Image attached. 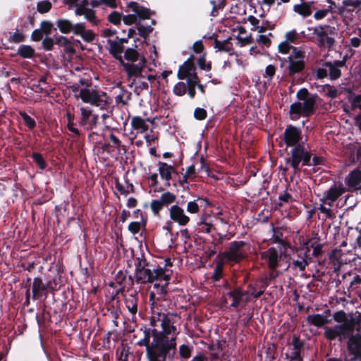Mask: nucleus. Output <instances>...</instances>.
I'll return each mask as SVG.
<instances>
[{"instance_id": "1", "label": "nucleus", "mask_w": 361, "mask_h": 361, "mask_svg": "<svg viewBox=\"0 0 361 361\" xmlns=\"http://www.w3.org/2000/svg\"><path fill=\"white\" fill-rule=\"evenodd\" d=\"M143 338L137 342L139 346L146 347V356L148 361H173V340H166L161 334H157V329L152 330L153 340L150 343L149 329L143 331Z\"/></svg>"}, {"instance_id": "2", "label": "nucleus", "mask_w": 361, "mask_h": 361, "mask_svg": "<svg viewBox=\"0 0 361 361\" xmlns=\"http://www.w3.org/2000/svg\"><path fill=\"white\" fill-rule=\"evenodd\" d=\"M179 319L180 317L176 313H164L155 312L154 310H153L150 318V324L154 329H156L159 325L161 326L162 331H158L157 330V334H161L166 340H173V358H174L176 352V337L179 334L176 324L178 322Z\"/></svg>"}, {"instance_id": "3", "label": "nucleus", "mask_w": 361, "mask_h": 361, "mask_svg": "<svg viewBox=\"0 0 361 361\" xmlns=\"http://www.w3.org/2000/svg\"><path fill=\"white\" fill-rule=\"evenodd\" d=\"M346 191V188L341 182H336L323 192L319 198L318 209L324 215V219L336 217V212L333 208L338 207V200Z\"/></svg>"}, {"instance_id": "4", "label": "nucleus", "mask_w": 361, "mask_h": 361, "mask_svg": "<svg viewBox=\"0 0 361 361\" xmlns=\"http://www.w3.org/2000/svg\"><path fill=\"white\" fill-rule=\"evenodd\" d=\"M172 271L166 268L157 266L152 269L149 267L148 262L144 258H137L135 264V281L137 283L144 284L153 282L154 280H168Z\"/></svg>"}, {"instance_id": "5", "label": "nucleus", "mask_w": 361, "mask_h": 361, "mask_svg": "<svg viewBox=\"0 0 361 361\" xmlns=\"http://www.w3.org/2000/svg\"><path fill=\"white\" fill-rule=\"evenodd\" d=\"M296 97L298 100L303 102H295L290 106V116L292 120H296L300 116L310 117L315 111V104L318 95L317 94H311L307 88L300 89Z\"/></svg>"}, {"instance_id": "6", "label": "nucleus", "mask_w": 361, "mask_h": 361, "mask_svg": "<svg viewBox=\"0 0 361 361\" xmlns=\"http://www.w3.org/2000/svg\"><path fill=\"white\" fill-rule=\"evenodd\" d=\"M260 257L263 264L269 269L282 267L286 262V248L283 243L278 244L275 247H270L267 250L261 252Z\"/></svg>"}, {"instance_id": "7", "label": "nucleus", "mask_w": 361, "mask_h": 361, "mask_svg": "<svg viewBox=\"0 0 361 361\" xmlns=\"http://www.w3.org/2000/svg\"><path fill=\"white\" fill-rule=\"evenodd\" d=\"M250 248V244L243 240L233 241L222 252V259L232 264L239 263L247 256Z\"/></svg>"}, {"instance_id": "8", "label": "nucleus", "mask_w": 361, "mask_h": 361, "mask_svg": "<svg viewBox=\"0 0 361 361\" xmlns=\"http://www.w3.org/2000/svg\"><path fill=\"white\" fill-rule=\"evenodd\" d=\"M305 59V52L300 48H295L293 53H291L287 59L279 57L282 63H288L286 69L289 77H293L303 72L306 66Z\"/></svg>"}, {"instance_id": "9", "label": "nucleus", "mask_w": 361, "mask_h": 361, "mask_svg": "<svg viewBox=\"0 0 361 361\" xmlns=\"http://www.w3.org/2000/svg\"><path fill=\"white\" fill-rule=\"evenodd\" d=\"M281 141L284 142L286 147H293L296 152H298L302 161V165L310 166L311 154L308 152V145L305 143V140H302V137H280Z\"/></svg>"}, {"instance_id": "10", "label": "nucleus", "mask_w": 361, "mask_h": 361, "mask_svg": "<svg viewBox=\"0 0 361 361\" xmlns=\"http://www.w3.org/2000/svg\"><path fill=\"white\" fill-rule=\"evenodd\" d=\"M353 332L352 325L348 323L338 324L333 326H324V336L329 341L338 339L342 342Z\"/></svg>"}, {"instance_id": "11", "label": "nucleus", "mask_w": 361, "mask_h": 361, "mask_svg": "<svg viewBox=\"0 0 361 361\" xmlns=\"http://www.w3.org/2000/svg\"><path fill=\"white\" fill-rule=\"evenodd\" d=\"M79 97L83 102L90 103L92 105L104 108L107 102L102 98L99 93L94 90H89L87 88H82L80 90Z\"/></svg>"}, {"instance_id": "12", "label": "nucleus", "mask_w": 361, "mask_h": 361, "mask_svg": "<svg viewBox=\"0 0 361 361\" xmlns=\"http://www.w3.org/2000/svg\"><path fill=\"white\" fill-rule=\"evenodd\" d=\"M245 293L240 288H235L230 290L225 294V301L230 302V306L233 308H238L240 303L243 302L245 305L250 300V296L245 298Z\"/></svg>"}, {"instance_id": "13", "label": "nucleus", "mask_w": 361, "mask_h": 361, "mask_svg": "<svg viewBox=\"0 0 361 361\" xmlns=\"http://www.w3.org/2000/svg\"><path fill=\"white\" fill-rule=\"evenodd\" d=\"M133 285V279L131 276H127L125 271H118L115 276L114 281L111 282L109 286L116 288V294L123 293L124 289L127 287H131Z\"/></svg>"}, {"instance_id": "14", "label": "nucleus", "mask_w": 361, "mask_h": 361, "mask_svg": "<svg viewBox=\"0 0 361 361\" xmlns=\"http://www.w3.org/2000/svg\"><path fill=\"white\" fill-rule=\"evenodd\" d=\"M120 65L123 67L128 79L133 77L138 78L142 76V70L146 67L147 60L145 56H142L137 63L125 62L123 60Z\"/></svg>"}, {"instance_id": "15", "label": "nucleus", "mask_w": 361, "mask_h": 361, "mask_svg": "<svg viewBox=\"0 0 361 361\" xmlns=\"http://www.w3.org/2000/svg\"><path fill=\"white\" fill-rule=\"evenodd\" d=\"M347 191L353 192L361 189V170L359 167L351 171L345 178Z\"/></svg>"}, {"instance_id": "16", "label": "nucleus", "mask_w": 361, "mask_h": 361, "mask_svg": "<svg viewBox=\"0 0 361 361\" xmlns=\"http://www.w3.org/2000/svg\"><path fill=\"white\" fill-rule=\"evenodd\" d=\"M345 155L346 157V166L352 165L356 162L361 163V144H352L351 142L347 144Z\"/></svg>"}, {"instance_id": "17", "label": "nucleus", "mask_w": 361, "mask_h": 361, "mask_svg": "<svg viewBox=\"0 0 361 361\" xmlns=\"http://www.w3.org/2000/svg\"><path fill=\"white\" fill-rule=\"evenodd\" d=\"M169 216L172 221L180 226H185L190 222V217L186 215L184 209L178 204L172 205L169 209Z\"/></svg>"}, {"instance_id": "18", "label": "nucleus", "mask_w": 361, "mask_h": 361, "mask_svg": "<svg viewBox=\"0 0 361 361\" xmlns=\"http://www.w3.org/2000/svg\"><path fill=\"white\" fill-rule=\"evenodd\" d=\"M329 25H319L312 28L313 34L318 38L319 45L320 47L325 46L331 48L335 44L334 37H329L328 33L325 31V28L329 27Z\"/></svg>"}, {"instance_id": "19", "label": "nucleus", "mask_w": 361, "mask_h": 361, "mask_svg": "<svg viewBox=\"0 0 361 361\" xmlns=\"http://www.w3.org/2000/svg\"><path fill=\"white\" fill-rule=\"evenodd\" d=\"M171 276L168 280H159L160 281H164V284L155 283L154 288L155 291H151L149 293V302L151 308L154 309L157 305V300H160L167 293L166 287L169 283Z\"/></svg>"}, {"instance_id": "20", "label": "nucleus", "mask_w": 361, "mask_h": 361, "mask_svg": "<svg viewBox=\"0 0 361 361\" xmlns=\"http://www.w3.org/2000/svg\"><path fill=\"white\" fill-rule=\"evenodd\" d=\"M347 348L350 354H360L361 353V329L357 328V332L349 336Z\"/></svg>"}, {"instance_id": "21", "label": "nucleus", "mask_w": 361, "mask_h": 361, "mask_svg": "<svg viewBox=\"0 0 361 361\" xmlns=\"http://www.w3.org/2000/svg\"><path fill=\"white\" fill-rule=\"evenodd\" d=\"M347 56H345L343 60H336L334 63L326 61L323 63V66L329 68V77L331 80H336L341 76V71L339 68L345 66Z\"/></svg>"}, {"instance_id": "22", "label": "nucleus", "mask_w": 361, "mask_h": 361, "mask_svg": "<svg viewBox=\"0 0 361 361\" xmlns=\"http://www.w3.org/2000/svg\"><path fill=\"white\" fill-rule=\"evenodd\" d=\"M195 56L191 55L182 65L178 68L177 77L180 80L186 79L193 71L197 70L194 63Z\"/></svg>"}, {"instance_id": "23", "label": "nucleus", "mask_w": 361, "mask_h": 361, "mask_svg": "<svg viewBox=\"0 0 361 361\" xmlns=\"http://www.w3.org/2000/svg\"><path fill=\"white\" fill-rule=\"evenodd\" d=\"M127 7L135 13L137 18L142 20L149 19L151 14L154 13L149 8L140 5L136 1L129 2Z\"/></svg>"}, {"instance_id": "24", "label": "nucleus", "mask_w": 361, "mask_h": 361, "mask_svg": "<svg viewBox=\"0 0 361 361\" xmlns=\"http://www.w3.org/2000/svg\"><path fill=\"white\" fill-rule=\"evenodd\" d=\"M107 43L109 45V54L117 60L119 63H123V59L122 54L124 53V46L119 44L117 40L108 39Z\"/></svg>"}, {"instance_id": "25", "label": "nucleus", "mask_w": 361, "mask_h": 361, "mask_svg": "<svg viewBox=\"0 0 361 361\" xmlns=\"http://www.w3.org/2000/svg\"><path fill=\"white\" fill-rule=\"evenodd\" d=\"M125 304L129 312L134 317L137 311V294L128 290L125 295Z\"/></svg>"}, {"instance_id": "26", "label": "nucleus", "mask_w": 361, "mask_h": 361, "mask_svg": "<svg viewBox=\"0 0 361 361\" xmlns=\"http://www.w3.org/2000/svg\"><path fill=\"white\" fill-rule=\"evenodd\" d=\"M267 288V283H260V281L253 284H250L247 290V294L255 299L259 298Z\"/></svg>"}, {"instance_id": "27", "label": "nucleus", "mask_w": 361, "mask_h": 361, "mask_svg": "<svg viewBox=\"0 0 361 361\" xmlns=\"http://www.w3.org/2000/svg\"><path fill=\"white\" fill-rule=\"evenodd\" d=\"M309 264L307 260V256L303 255H298L297 259H293L292 262L288 265L284 270H286L288 267L295 271H304L306 267Z\"/></svg>"}, {"instance_id": "28", "label": "nucleus", "mask_w": 361, "mask_h": 361, "mask_svg": "<svg viewBox=\"0 0 361 361\" xmlns=\"http://www.w3.org/2000/svg\"><path fill=\"white\" fill-rule=\"evenodd\" d=\"M32 290L33 298H40L43 295H47L46 284H44L42 280L40 278L35 277L33 279Z\"/></svg>"}, {"instance_id": "29", "label": "nucleus", "mask_w": 361, "mask_h": 361, "mask_svg": "<svg viewBox=\"0 0 361 361\" xmlns=\"http://www.w3.org/2000/svg\"><path fill=\"white\" fill-rule=\"evenodd\" d=\"M210 204L209 201L206 198H197L193 201H190L187 204V212L190 214H197L199 212L200 208L203 206Z\"/></svg>"}, {"instance_id": "30", "label": "nucleus", "mask_w": 361, "mask_h": 361, "mask_svg": "<svg viewBox=\"0 0 361 361\" xmlns=\"http://www.w3.org/2000/svg\"><path fill=\"white\" fill-rule=\"evenodd\" d=\"M314 4L313 1L302 2L300 4H295L293 6L294 12L298 13L302 17H307L312 14V5Z\"/></svg>"}, {"instance_id": "31", "label": "nucleus", "mask_w": 361, "mask_h": 361, "mask_svg": "<svg viewBox=\"0 0 361 361\" xmlns=\"http://www.w3.org/2000/svg\"><path fill=\"white\" fill-rule=\"evenodd\" d=\"M137 45L135 44L134 48H127L124 51V56H123V60L126 59L128 61H130L131 63L139 62L141 57L143 56L140 55L139 52L136 50Z\"/></svg>"}, {"instance_id": "32", "label": "nucleus", "mask_w": 361, "mask_h": 361, "mask_svg": "<svg viewBox=\"0 0 361 361\" xmlns=\"http://www.w3.org/2000/svg\"><path fill=\"white\" fill-rule=\"evenodd\" d=\"M158 166L161 178L169 182L171 179V174L173 171V166L161 161L158 163Z\"/></svg>"}, {"instance_id": "33", "label": "nucleus", "mask_w": 361, "mask_h": 361, "mask_svg": "<svg viewBox=\"0 0 361 361\" xmlns=\"http://www.w3.org/2000/svg\"><path fill=\"white\" fill-rule=\"evenodd\" d=\"M131 126L134 130H137V133H143L149 128L146 121L139 116H135L132 118Z\"/></svg>"}, {"instance_id": "34", "label": "nucleus", "mask_w": 361, "mask_h": 361, "mask_svg": "<svg viewBox=\"0 0 361 361\" xmlns=\"http://www.w3.org/2000/svg\"><path fill=\"white\" fill-rule=\"evenodd\" d=\"M199 232L209 233L214 229V225L212 221H209L206 216H201L199 222L197 223Z\"/></svg>"}, {"instance_id": "35", "label": "nucleus", "mask_w": 361, "mask_h": 361, "mask_svg": "<svg viewBox=\"0 0 361 361\" xmlns=\"http://www.w3.org/2000/svg\"><path fill=\"white\" fill-rule=\"evenodd\" d=\"M35 54V51L30 45L21 44L17 50V54L23 59H32Z\"/></svg>"}, {"instance_id": "36", "label": "nucleus", "mask_w": 361, "mask_h": 361, "mask_svg": "<svg viewBox=\"0 0 361 361\" xmlns=\"http://www.w3.org/2000/svg\"><path fill=\"white\" fill-rule=\"evenodd\" d=\"M307 322L317 327H322L326 323V319L320 314H310L307 317Z\"/></svg>"}, {"instance_id": "37", "label": "nucleus", "mask_w": 361, "mask_h": 361, "mask_svg": "<svg viewBox=\"0 0 361 361\" xmlns=\"http://www.w3.org/2000/svg\"><path fill=\"white\" fill-rule=\"evenodd\" d=\"M224 277V262L222 261L218 262L214 267V272L212 276V279L214 282L219 281Z\"/></svg>"}, {"instance_id": "38", "label": "nucleus", "mask_w": 361, "mask_h": 361, "mask_svg": "<svg viewBox=\"0 0 361 361\" xmlns=\"http://www.w3.org/2000/svg\"><path fill=\"white\" fill-rule=\"evenodd\" d=\"M130 355V348L127 345H121L116 350L118 361H128Z\"/></svg>"}, {"instance_id": "39", "label": "nucleus", "mask_w": 361, "mask_h": 361, "mask_svg": "<svg viewBox=\"0 0 361 361\" xmlns=\"http://www.w3.org/2000/svg\"><path fill=\"white\" fill-rule=\"evenodd\" d=\"M57 27L62 33H69L72 32L73 24L66 19H59L56 21Z\"/></svg>"}, {"instance_id": "40", "label": "nucleus", "mask_w": 361, "mask_h": 361, "mask_svg": "<svg viewBox=\"0 0 361 361\" xmlns=\"http://www.w3.org/2000/svg\"><path fill=\"white\" fill-rule=\"evenodd\" d=\"M196 177V171L194 165L188 166L183 176V179L180 181L181 184L187 183L193 180Z\"/></svg>"}, {"instance_id": "41", "label": "nucleus", "mask_w": 361, "mask_h": 361, "mask_svg": "<svg viewBox=\"0 0 361 361\" xmlns=\"http://www.w3.org/2000/svg\"><path fill=\"white\" fill-rule=\"evenodd\" d=\"M21 122L26 126L30 130L33 129L36 126L35 118L30 116L26 112H20Z\"/></svg>"}, {"instance_id": "42", "label": "nucleus", "mask_w": 361, "mask_h": 361, "mask_svg": "<svg viewBox=\"0 0 361 361\" xmlns=\"http://www.w3.org/2000/svg\"><path fill=\"white\" fill-rule=\"evenodd\" d=\"M137 30H138V35L143 37L145 39H147V37L149 36L150 33L152 32L154 28L151 25H147L144 26L140 23V22H138V23H136Z\"/></svg>"}, {"instance_id": "43", "label": "nucleus", "mask_w": 361, "mask_h": 361, "mask_svg": "<svg viewBox=\"0 0 361 361\" xmlns=\"http://www.w3.org/2000/svg\"><path fill=\"white\" fill-rule=\"evenodd\" d=\"M176 200V195L170 192H165L161 194L159 200L164 206H168L173 203Z\"/></svg>"}, {"instance_id": "44", "label": "nucleus", "mask_w": 361, "mask_h": 361, "mask_svg": "<svg viewBox=\"0 0 361 361\" xmlns=\"http://www.w3.org/2000/svg\"><path fill=\"white\" fill-rule=\"evenodd\" d=\"M228 43L229 39H227L222 42L216 39L214 41V48L218 49V50L220 51L229 52L231 50H233V48L231 47V46H228Z\"/></svg>"}, {"instance_id": "45", "label": "nucleus", "mask_w": 361, "mask_h": 361, "mask_svg": "<svg viewBox=\"0 0 361 361\" xmlns=\"http://www.w3.org/2000/svg\"><path fill=\"white\" fill-rule=\"evenodd\" d=\"M197 64L201 70L209 71L212 69V62H207L206 53H203L197 59Z\"/></svg>"}, {"instance_id": "46", "label": "nucleus", "mask_w": 361, "mask_h": 361, "mask_svg": "<svg viewBox=\"0 0 361 361\" xmlns=\"http://www.w3.org/2000/svg\"><path fill=\"white\" fill-rule=\"evenodd\" d=\"M186 82H178L174 85L173 92L178 97H182L186 94Z\"/></svg>"}, {"instance_id": "47", "label": "nucleus", "mask_w": 361, "mask_h": 361, "mask_svg": "<svg viewBox=\"0 0 361 361\" xmlns=\"http://www.w3.org/2000/svg\"><path fill=\"white\" fill-rule=\"evenodd\" d=\"M8 40L12 43H20L25 40V36L17 29L13 33H10Z\"/></svg>"}, {"instance_id": "48", "label": "nucleus", "mask_w": 361, "mask_h": 361, "mask_svg": "<svg viewBox=\"0 0 361 361\" xmlns=\"http://www.w3.org/2000/svg\"><path fill=\"white\" fill-rule=\"evenodd\" d=\"M192 347L188 345L183 344L179 347V355L183 359H188L191 356Z\"/></svg>"}, {"instance_id": "49", "label": "nucleus", "mask_w": 361, "mask_h": 361, "mask_svg": "<svg viewBox=\"0 0 361 361\" xmlns=\"http://www.w3.org/2000/svg\"><path fill=\"white\" fill-rule=\"evenodd\" d=\"M297 48L296 47H293L287 41L281 42L278 46L279 52L283 54H287L292 51L291 53H293V49Z\"/></svg>"}, {"instance_id": "50", "label": "nucleus", "mask_w": 361, "mask_h": 361, "mask_svg": "<svg viewBox=\"0 0 361 361\" xmlns=\"http://www.w3.org/2000/svg\"><path fill=\"white\" fill-rule=\"evenodd\" d=\"M32 158L41 170H44L46 169L47 163L40 153H32Z\"/></svg>"}, {"instance_id": "51", "label": "nucleus", "mask_w": 361, "mask_h": 361, "mask_svg": "<svg viewBox=\"0 0 361 361\" xmlns=\"http://www.w3.org/2000/svg\"><path fill=\"white\" fill-rule=\"evenodd\" d=\"M122 18V13L118 11H112L107 17L108 21L115 25H119Z\"/></svg>"}, {"instance_id": "52", "label": "nucleus", "mask_w": 361, "mask_h": 361, "mask_svg": "<svg viewBox=\"0 0 361 361\" xmlns=\"http://www.w3.org/2000/svg\"><path fill=\"white\" fill-rule=\"evenodd\" d=\"M292 160L290 165L293 168L294 171H296L299 169V165L301 161V157L299 155L298 152H296L294 148L291 150Z\"/></svg>"}, {"instance_id": "53", "label": "nucleus", "mask_w": 361, "mask_h": 361, "mask_svg": "<svg viewBox=\"0 0 361 361\" xmlns=\"http://www.w3.org/2000/svg\"><path fill=\"white\" fill-rule=\"evenodd\" d=\"M164 206L159 200H153L150 203V208L153 214L156 216H159V212Z\"/></svg>"}, {"instance_id": "54", "label": "nucleus", "mask_w": 361, "mask_h": 361, "mask_svg": "<svg viewBox=\"0 0 361 361\" xmlns=\"http://www.w3.org/2000/svg\"><path fill=\"white\" fill-rule=\"evenodd\" d=\"M51 8V4L48 1H41L37 4V9L40 13H45L50 11Z\"/></svg>"}, {"instance_id": "55", "label": "nucleus", "mask_w": 361, "mask_h": 361, "mask_svg": "<svg viewBox=\"0 0 361 361\" xmlns=\"http://www.w3.org/2000/svg\"><path fill=\"white\" fill-rule=\"evenodd\" d=\"M270 271L268 276L260 280V283H264V282L267 283V286L270 284L271 281L275 280L279 275L280 272L277 270V269H269Z\"/></svg>"}, {"instance_id": "56", "label": "nucleus", "mask_w": 361, "mask_h": 361, "mask_svg": "<svg viewBox=\"0 0 361 361\" xmlns=\"http://www.w3.org/2000/svg\"><path fill=\"white\" fill-rule=\"evenodd\" d=\"M291 344L293 345L292 350L301 353L304 345V342L302 340H300L298 336L294 335L293 336Z\"/></svg>"}, {"instance_id": "57", "label": "nucleus", "mask_w": 361, "mask_h": 361, "mask_svg": "<svg viewBox=\"0 0 361 361\" xmlns=\"http://www.w3.org/2000/svg\"><path fill=\"white\" fill-rule=\"evenodd\" d=\"M84 16L85 19L90 22L92 25H97L99 20H96L95 11L87 8Z\"/></svg>"}, {"instance_id": "58", "label": "nucleus", "mask_w": 361, "mask_h": 361, "mask_svg": "<svg viewBox=\"0 0 361 361\" xmlns=\"http://www.w3.org/2000/svg\"><path fill=\"white\" fill-rule=\"evenodd\" d=\"M55 44V39L47 36L42 42V47L45 51H51Z\"/></svg>"}, {"instance_id": "59", "label": "nucleus", "mask_w": 361, "mask_h": 361, "mask_svg": "<svg viewBox=\"0 0 361 361\" xmlns=\"http://www.w3.org/2000/svg\"><path fill=\"white\" fill-rule=\"evenodd\" d=\"M286 41L290 43H295L296 41L299 39V34L297 31L293 29L290 31H288L285 35Z\"/></svg>"}, {"instance_id": "60", "label": "nucleus", "mask_w": 361, "mask_h": 361, "mask_svg": "<svg viewBox=\"0 0 361 361\" xmlns=\"http://www.w3.org/2000/svg\"><path fill=\"white\" fill-rule=\"evenodd\" d=\"M53 24L50 21L43 20L40 23V30L47 36H49L51 33Z\"/></svg>"}, {"instance_id": "61", "label": "nucleus", "mask_w": 361, "mask_h": 361, "mask_svg": "<svg viewBox=\"0 0 361 361\" xmlns=\"http://www.w3.org/2000/svg\"><path fill=\"white\" fill-rule=\"evenodd\" d=\"M207 116V111L200 107H197L194 111V117L195 119L202 121L204 120Z\"/></svg>"}, {"instance_id": "62", "label": "nucleus", "mask_w": 361, "mask_h": 361, "mask_svg": "<svg viewBox=\"0 0 361 361\" xmlns=\"http://www.w3.org/2000/svg\"><path fill=\"white\" fill-rule=\"evenodd\" d=\"M80 37L86 42H92L95 39L96 35L91 30H85Z\"/></svg>"}, {"instance_id": "63", "label": "nucleus", "mask_w": 361, "mask_h": 361, "mask_svg": "<svg viewBox=\"0 0 361 361\" xmlns=\"http://www.w3.org/2000/svg\"><path fill=\"white\" fill-rule=\"evenodd\" d=\"M279 200L280 201L279 205L282 207L284 203H288L292 201V196L288 192L284 191L279 195Z\"/></svg>"}, {"instance_id": "64", "label": "nucleus", "mask_w": 361, "mask_h": 361, "mask_svg": "<svg viewBox=\"0 0 361 361\" xmlns=\"http://www.w3.org/2000/svg\"><path fill=\"white\" fill-rule=\"evenodd\" d=\"M85 30V24L84 23L73 24L72 32L76 35L81 36Z\"/></svg>"}]
</instances>
